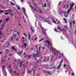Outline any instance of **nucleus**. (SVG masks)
<instances>
[{
	"label": "nucleus",
	"instance_id": "f257e3e1",
	"mask_svg": "<svg viewBox=\"0 0 76 76\" xmlns=\"http://www.w3.org/2000/svg\"><path fill=\"white\" fill-rule=\"evenodd\" d=\"M8 11H9V12H10H10H12V11L10 10H8L6 11H3L1 10H0V14H1V13L4 12H8Z\"/></svg>",
	"mask_w": 76,
	"mask_h": 76
},
{
	"label": "nucleus",
	"instance_id": "f03ea898",
	"mask_svg": "<svg viewBox=\"0 0 76 76\" xmlns=\"http://www.w3.org/2000/svg\"><path fill=\"white\" fill-rule=\"evenodd\" d=\"M45 42H46V43H48V48H49V47H50H50L51 46V43L50 42L48 41V40H46V41H45Z\"/></svg>",
	"mask_w": 76,
	"mask_h": 76
},
{
	"label": "nucleus",
	"instance_id": "7ed1b4c3",
	"mask_svg": "<svg viewBox=\"0 0 76 76\" xmlns=\"http://www.w3.org/2000/svg\"><path fill=\"white\" fill-rule=\"evenodd\" d=\"M33 56L34 57V58H35V59L37 60V58L36 57H38L39 56L38 53H37V54H33Z\"/></svg>",
	"mask_w": 76,
	"mask_h": 76
},
{
	"label": "nucleus",
	"instance_id": "20e7f679",
	"mask_svg": "<svg viewBox=\"0 0 76 76\" xmlns=\"http://www.w3.org/2000/svg\"><path fill=\"white\" fill-rule=\"evenodd\" d=\"M59 14H60V15H64L65 13H66V12H64L60 10L59 11Z\"/></svg>",
	"mask_w": 76,
	"mask_h": 76
},
{
	"label": "nucleus",
	"instance_id": "39448f33",
	"mask_svg": "<svg viewBox=\"0 0 76 76\" xmlns=\"http://www.w3.org/2000/svg\"><path fill=\"white\" fill-rule=\"evenodd\" d=\"M63 59H62V60L61 61L60 64H59L58 67L57 68V69H60V68L61 67V64L62 63H63Z\"/></svg>",
	"mask_w": 76,
	"mask_h": 76
},
{
	"label": "nucleus",
	"instance_id": "423d86ee",
	"mask_svg": "<svg viewBox=\"0 0 76 76\" xmlns=\"http://www.w3.org/2000/svg\"><path fill=\"white\" fill-rule=\"evenodd\" d=\"M44 28H42V31L43 32V33L44 34V35H46V31H44Z\"/></svg>",
	"mask_w": 76,
	"mask_h": 76
},
{
	"label": "nucleus",
	"instance_id": "0eeeda50",
	"mask_svg": "<svg viewBox=\"0 0 76 76\" xmlns=\"http://www.w3.org/2000/svg\"><path fill=\"white\" fill-rule=\"evenodd\" d=\"M71 3L72 4H72H70V9H73V6H74V4H73V2H71Z\"/></svg>",
	"mask_w": 76,
	"mask_h": 76
},
{
	"label": "nucleus",
	"instance_id": "6e6552de",
	"mask_svg": "<svg viewBox=\"0 0 76 76\" xmlns=\"http://www.w3.org/2000/svg\"><path fill=\"white\" fill-rule=\"evenodd\" d=\"M70 3H68L67 4H66V5H65L64 6V8H65V7H66V8H68L69 7V5H70Z\"/></svg>",
	"mask_w": 76,
	"mask_h": 76
},
{
	"label": "nucleus",
	"instance_id": "1a4fd4ad",
	"mask_svg": "<svg viewBox=\"0 0 76 76\" xmlns=\"http://www.w3.org/2000/svg\"><path fill=\"white\" fill-rule=\"evenodd\" d=\"M29 7H31V9H33V10H37V9L36 8L35 9V8H34V7H33L31 5H29Z\"/></svg>",
	"mask_w": 76,
	"mask_h": 76
},
{
	"label": "nucleus",
	"instance_id": "9d476101",
	"mask_svg": "<svg viewBox=\"0 0 76 76\" xmlns=\"http://www.w3.org/2000/svg\"><path fill=\"white\" fill-rule=\"evenodd\" d=\"M47 4L45 3L43 4L42 5V7H46L47 6Z\"/></svg>",
	"mask_w": 76,
	"mask_h": 76
},
{
	"label": "nucleus",
	"instance_id": "9b49d317",
	"mask_svg": "<svg viewBox=\"0 0 76 76\" xmlns=\"http://www.w3.org/2000/svg\"><path fill=\"white\" fill-rule=\"evenodd\" d=\"M23 47H24L25 48H26V46H27V44H26V43H23Z\"/></svg>",
	"mask_w": 76,
	"mask_h": 76
},
{
	"label": "nucleus",
	"instance_id": "f8f14e48",
	"mask_svg": "<svg viewBox=\"0 0 76 76\" xmlns=\"http://www.w3.org/2000/svg\"><path fill=\"white\" fill-rule=\"evenodd\" d=\"M50 48L52 50V51H54H54H55V50H56V49L54 48H53L51 46H50Z\"/></svg>",
	"mask_w": 76,
	"mask_h": 76
},
{
	"label": "nucleus",
	"instance_id": "ddd939ff",
	"mask_svg": "<svg viewBox=\"0 0 76 76\" xmlns=\"http://www.w3.org/2000/svg\"><path fill=\"white\" fill-rule=\"evenodd\" d=\"M35 6L36 7H34L33 8H34V9H36L37 10H35V11H37V9H38V6L35 5V4H34Z\"/></svg>",
	"mask_w": 76,
	"mask_h": 76
},
{
	"label": "nucleus",
	"instance_id": "4468645a",
	"mask_svg": "<svg viewBox=\"0 0 76 76\" xmlns=\"http://www.w3.org/2000/svg\"><path fill=\"white\" fill-rule=\"evenodd\" d=\"M52 21L53 23H56V21L54 20L53 19H52Z\"/></svg>",
	"mask_w": 76,
	"mask_h": 76
},
{
	"label": "nucleus",
	"instance_id": "2eb2a0df",
	"mask_svg": "<svg viewBox=\"0 0 76 76\" xmlns=\"http://www.w3.org/2000/svg\"><path fill=\"white\" fill-rule=\"evenodd\" d=\"M26 56L27 57V58H26V59H28V58H30L31 57V56L30 55H28V56H25V57Z\"/></svg>",
	"mask_w": 76,
	"mask_h": 76
},
{
	"label": "nucleus",
	"instance_id": "dca6fc26",
	"mask_svg": "<svg viewBox=\"0 0 76 76\" xmlns=\"http://www.w3.org/2000/svg\"><path fill=\"white\" fill-rule=\"evenodd\" d=\"M30 37H31V35L29 34V33H28V39L29 40L30 39Z\"/></svg>",
	"mask_w": 76,
	"mask_h": 76
},
{
	"label": "nucleus",
	"instance_id": "f3484780",
	"mask_svg": "<svg viewBox=\"0 0 76 76\" xmlns=\"http://www.w3.org/2000/svg\"><path fill=\"white\" fill-rule=\"evenodd\" d=\"M5 20H6V22H9V18H6Z\"/></svg>",
	"mask_w": 76,
	"mask_h": 76
},
{
	"label": "nucleus",
	"instance_id": "a211bd4d",
	"mask_svg": "<svg viewBox=\"0 0 76 76\" xmlns=\"http://www.w3.org/2000/svg\"><path fill=\"white\" fill-rule=\"evenodd\" d=\"M14 73H15L16 74H17V75H18V76H19V74H18V73H16V72L15 71H14Z\"/></svg>",
	"mask_w": 76,
	"mask_h": 76
},
{
	"label": "nucleus",
	"instance_id": "6ab92c4d",
	"mask_svg": "<svg viewBox=\"0 0 76 76\" xmlns=\"http://www.w3.org/2000/svg\"><path fill=\"white\" fill-rule=\"evenodd\" d=\"M0 36L3 35V32H2V31H0Z\"/></svg>",
	"mask_w": 76,
	"mask_h": 76
},
{
	"label": "nucleus",
	"instance_id": "aec40b11",
	"mask_svg": "<svg viewBox=\"0 0 76 76\" xmlns=\"http://www.w3.org/2000/svg\"><path fill=\"white\" fill-rule=\"evenodd\" d=\"M69 25L70 26L71 28H72V22H70L69 23Z\"/></svg>",
	"mask_w": 76,
	"mask_h": 76
},
{
	"label": "nucleus",
	"instance_id": "412c9836",
	"mask_svg": "<svg viewBox=\"0 0 76 76\" xmlns=\"http://www.w3.org/2000/svg\"><path fill=\"white\" fill-rule=\"evenodd\" d=\"M31 72H32V69L30 71L27 70L28 73H30Z\"/></svg>",
	"mask_w": 76,
	"mask_h": 76
},
{
	"label": "nucleus",
	"instance_id": "4be33fe9",
	"mask_svg": "<svg viewBox=\"0 0 76 76\" xmlns=\"http://www.w3.org/2000/svg\"><path fill=\"white\" fill-rule=\"evenodd\" d=\"M71 9H72L69 8V9L67 11V13H69L70 12V11L71 10Z\"/></svg>",
	"mask_w": 76,
	"mask_h": 76
},
{
	"label": "nucleus",
	"instance_id": "5701e85b",
	"mask_svg": "<svg viewBox=\"0 0 76 76\" xmlns=\"http://www.w3.org/2000/svg\"><path fill=\"white\" fill-rule=\"evenodd\" d=\"M63 20H65V23H67V21H66V19H65L64 18H63Z\"/></svg>",
	"mask_w": 76,
	"mask_h": 76
},
{
	"label": "nucleus",
	"instance_id": "b1692460",
	"mask_svg": "<svg viewBox=\"0 0 76 76\" xmlns=\"http://www.w3.org/2000/svg\"><path fill=\"white\" fill-rule=\"evenodd\" d=\"M64 16L65 18H67L68 16V14H67V15H66V12L65 14H64Z\"/></svg>",
	"mask_w": 76,
	"mask_h": 76
},
{
	"label": "nucleus",
	"instance_id": "393cba45",
	"mask_svg": "<svg viewBox=\"0 0 76 76\" xmlns=\"http://www.w3.org/2000/svg\"><path fill=\"white\" fill-rule=\"evenodd\" d=\"M37 63H39L40 61L41 62V61H41L40 60H38V61L37 60Z\"/></svg>",
	"mask_w": 76,
	"mask_h": 76
},
{
	"label": "nucleus",
	"instance_id": "a878e982",
	"mask_svg": "<svg viewBox=\"0 0 76 76\" xmlns=\"http://www.w3.org/2000/svg\"><path fill=\"white\" fill-rule=\"evenodd\" d=\"M10 3L12 5V6H15V4H14L13 3H12V1H10Z\"/></svg>",
	"mask_w": 76,
	"mask_h": 76
},
{
	"label": "nucleus",
	"instance_id": "bb28decb",
	"mask_svg": "<svg viewBox=\"0 0 76 76\" xmlns=\"http://www.w3.org/2000/svg\"><path fill=\"white\" fill-rule=\"evenodd\" d=\"M31 31H32V32H34V29L32 28V27H31Z\"/></svg>",
	"mask_w": 76,
	"mask_h": 76
},
{
	"label": "nucleus",
	"instance_id": "cd10ccee",
	"mask_svg": "<svg viewBox=\"0 0 76 76\" xmlns=\"http://www.w3.org/2000/svg\"><path fill=\"white\" fill-rule=\"evenodd\" d=\"M23 50H22L20 52H19V53H18V55H19V56H20V53H22V52H23Z\"/></svg>",
	"mask_w": 76,
	"mask_h": 76
},
{
	"label": "nucleus",
	"instance_id": "c85d7f7f",
	"mask_svg": "<svg viewBox=\"0 0 76 76\" xmlns=\"http://www.w3.org/2000/svg\"><path fill=\"white\" fill-rule=\"evenodd\" d=\"M53 69H56V67H50V68H48V69H53Z\"/></svg>",
	"mask_w": 76,
	"mask_h": 76
},
{
	"label": "nucleus",
	"instance_id": "c756f323",
	"mask_svg": "<svg viewBox=\"0 0 76 76\" xmlns=\"http://www.w3.org/2000/svg\"><path fill=\"white\" fill-rule=\"evenodd\" d=\"M9 14V13L8 12H5L4 13V15H8Z\"/></svg>",
	"mask_w": 76,
	"mask_h": 76
},
{
	"label": "nucleus",
	"instance_id": "7c9ffc66",
	"mask_svg": "<svg viewBox=\"0 0 76 76\" xmlns=\"http://www.w3.org/2000/svg\"><path fill=\"white\" fill-rule=\"evenodd\" d=\"M23 11H24V14H25V15H26V12H25V11H26L25 9H24Z\"/></svg>",
	"mask_w": 76,
	"mask_h": 76
},
{
	"label": "nucleus",
	"instance_id": "2f4dec72",
	"mask_svg": "<svg viewBox=\"0 0 76 76\" xmlns=\"http://www.w3.org/2000/svg\"><path fill=\"white\" fill-rule=\"evenodd\" d=\"M42 40H44V38H42V39H41L40 40H39V42H41V41H42Z\"/></svg>",
	"mask_w": 76,
	"mask_h": 76
},
{
	"label": "nucleus",
	"instance_id": "473e14b6",
	"mask_svg": "<svg viewBox=\"0 0 76 76\" xmlns=\"http://www.w3.org/2000/svg\"><path fill=\"white\" fill-rule=\"evenodd\" d=\"M11 48H12L13 50H15V48H14V47L13 46H12L11 47Z\"/></svg>",
	"mask_w": 76,
	"mask_h": 76
},
{
	"label": "nucleus",
	"instance_id": "72a5a7b5",
	"mask_svg": "<svg viewBox=\"0 0 76 76\" xmlns=\"http://www.w3.org/2000/svg\"><path fill=\"white\" fill-rule=\"evenodd\" d=\"M34 74H35V70H33V76H34Z\"/></svg>",
	"mask_w": 76,
	"mask_h": 76
},
{
	"label": "nucleus",
	"instance_id": "f704fd0d",
	"mask_svg": "<svg viewBox=\"0 0 76 76\" xmlns=\"http://www.w3.org/2000/svg\"><path fill=\"white\" fill-rule=\"evenodd\" d=\"M14 38H16V34H14Z\"/></svg>",
	"mask_w": 76,
	"mask_h": 76
},
{
	"label": "nucleus",
	"instance_id": "c9c22d12",
	"mask_svg": "<svg viewBox=\"0 0 76 76\" xmlns=\"http://www.w3.org/2000/svg\"><path fill=\"white\" fill-rule=\"evenodd\" d=\"M37 18H38V19H40V18L42 19V18L41 16H39V17H37Z\"/></svg>",
	"mask_w": 76,
	"mask_h": 76
},
{
	"label": "nucleus",
	"instance_id": "e433bc0d",
	"mask_svg": "<svg viewBox=\"0 0 76 76\" xmlns=\"http://www.w3.org/2000/svg\"><path fill=\"white\" fill-rule=\"evenodd\" d=\"M48 75H51V73L50 72H48L47 73Z\"/></svg>",
	"mask_w": 76,
	"mask_h": 76
},
{
	"label": "nucleus",
	"instance_id": "4c0bfd02",
	"mask_svg": "<svg viewBox=\"0 0 76 76\" xmlns=\"http://www.w3.org/2000/svg\"><path fill=\"white\" fill-rule=\"evenodd\" d=\"M23 34L26 37H27V35H26V34L25 33H23Z\"/></svg>",
	"mask_w": 76,
	"mask_h": 76
},
{
	"label": "nucleus",
	"instance_id": "58836bf2",
	"mask_svg": "<svg viewBox=\"0 0 76 76\" xmlns=\"http://www.w3.org/2000/svg\"><path fill=\"white\" fill-rule=\"evenodd\" d=\"M5 25V23H3L2 25V26L3 27H4V26Z\"/></svg>",
	"mask_w": 76,
	"mask_h": 76
},
{
	"label": "nucleus",
	"instance_id": "ea45409f",
	"mask_svg": "<svg viewBox=\"0 0 76 76\" xmlns=\"http://www.w3.org/2000/svg\"><path fill=\"white\" fill-rule=\"evenodd\" d=\"M17 7L18 10H20V7L19 6H18Z\"/></svg>",
	"mask_w": 76,
	"mask_h": 76
},
{
	"label": "nucleus",
	"instance_id": "a19ab883",
	"mask_svg": "<svg viewBox=\"0 0 76 76\" xmlns=\"http://www.w3.org/2000/svg\"><path fill=\"white\" fill-rule=\"evenodd\" d=\"M44 66L45 67H48V65H44Z\"/></svg>",
	"mask_w": 76,
	"mask_h": 76
},
{
	"label": "nucleus",
	"instance_id": "79ce46f5",
	"mask_svg": "<svg viewBox=\"0 0 76 76\" xmlns=\"http://www.w3.org/2000/svg\"><path fill=\"white\" fill-rule=\"evenodd\" d=\"M39 12L40 13H42V11H41V10H39Z\"/></svg>",
	"mask_w": 76,
	"mask_h": 76
},
{
	"label": "nucleus",
	"instance_id": "37998d69",
	"mask_svg": "<svg viewBox=\"0 0 76 76\" xmlns=\"http://www.w3.org/2000/svg\"><path fill=\"white\" fill-rule=\"evenodd\" d=\"M44 72H45V73H47L48 72H47V71L46 70H45L44 71Z\"/></svg>",
	"mask_w": 76,
	"mask_h": 76
},
{
	"label": "nucleus",
	"instance_id": "c03bdc74",
	"mask_svg": "<svg viewBox=\"0 0 76 76\" xmlns=\"http://www.w3.org/2000/svg\"><path fill=\"white\" fill-rule=\"evenodd\" d=\"M11 40L12 41V40L13 39V37L12 36L11 37Z\"/></svg>",
	"mask_w": 76,
	"mask_h": 76
},
{
	"label": "nucleus",
	"instance_id": "a18cd8bd",
	"mask_svg": "<svg viewBox=\"0 0 76 76\" xmlns=\"http://www.w3.org/2000/svg\"><path fill=\"white\" fill-rule=\"evenodd\" d=\"M58 29H59V30H60V31H61V29H60V27H58Z\"/></svg>",
	"mask_w": 76,
	"mask_h": 76
},
{
	"label": "nucleus",
	"instance_id": "49530a36",
	"mask_svg": "<svg viewBox=\"0 0 76 76\" xmlns=\"http://www.w3.org/2000/svg\"><path fill=\"white\" fill-rule=\"evenodd\" d=\"M7 44H8V45H9L10 44L9 43V41H8L7 42Z\"/></svg>",
	"mask_w": 76,
	"mask_h": 76
},
{
	"label": "nucleus",
	"instance_id": "de8ad7c7",
	"mask_svg": "<svg viewBox=\"0 0 76 76\" xmlns=\"http://www.w3.org/2000/svg\"><path fill=\"white\" fill-rule=\"evenodd\" d=\"M72 23H74V24H75V20H73Z\"/></svg>",
	"mask_w": 76,
	"mask_h": 76
},
{
	"label": "nucleus",
	"instance_id": "09e8293b",
	"mask_svg": "<svg viewBox=\"0 0 76 76\" xmlns=\"http://www.w3.org/2000/svg\"><path fill=\"white\" fill-rule=\"evenodd\" d=\"M35 68H37L38 67V65H36L34 66Z\"/></svg>",
	"mask_w": 76,
	"mask_h": 76
},
{
	"label": "nucleus",
	"instance_id": "8fccbe9b",
	"mask_svg": "<svg viewBox=\"0 0 76 76\" xmlns=\"http://www.w3.org/2000/svg\"><path fill=\"white\" fill-rule=\"evenodd\" d=\"M22 63H23V61H21V62H20V64L22 65Z\"/></svg>",
	"mask_w": 76,
	"mask_h": 76
},
{
	"label": "nucleus",
	"instance_id": "3c124183",
	"mask_svg": "<svg viewBox=\"0 0 76 76\" xmlns=\"http://www.w3.org/2000/svg\"><path fill=\"white\" fill-rule=\"evenodd\" d=\"M40 49H41V48H40V46H39V51H40Z\"/></svg>",
	"mask_w": 76,
	"mask_h": 76
},
{
	"label": "nucleus",
	"instance_id": "603ef678",
	"mask_svg": "<svg viewBox=\"0 0 76 76\" xmlns=\"http://www.w3.org/2000/svg\"><path fill=\"white\" fill-rule=\"evenodd\" d=\"M71 75H72V76H73V75H74V73L72 72V73Z\"/></svg>",
	"mask_w": 76,
	"mask_h": 76
},
{
	"label": "nucleus",
	"instance_id": "864d4df0",
	"mask_svg": "<svg viewBox=\"0 0 76 76\" xmlns=\"http://www.w3.org/2000/svg\"><path fill=\"white\" fill-rule=\"evenodd\" d=\"M37 39V37H36V38H35L34 39V40L35 41V40H36Z\"/></svg>",
	"mask_w": 76,
	"mask_h": 76
},
{
	"label": "nucleus",
	"instance_id": "5fc2aeb1",
	"mask_svg": "<svg viewBox=\"0 0 76 76\" xmlns=\"http://www.w3.org/2000/svg\"><path fill=\"white\" fill-rule=\"evenodd\" d=\"M2 22V20H0V24Z\"/></svg>",
	"mask_w": 76,
	"mask_h": 76
},
{
	"label": "nucleus",
	"instance_id": "6e6d98bb",
	"mask_svg": "<svg viewBox=\"0 0 76 76\" xmlns=\"http://www.w3.org/2000/svg\"><path fill=\"white\" fill-rule=\"evenodd\" d=\"M55 31H56V32H57V29H55Z\"/></svg>",
	"mask_w": 76,
	"mask_h": 76
},
{
	"label": "nucleus",
	"instance_id": "4d7b16f0",
	"mask_svg": "<svg viewBox=\"0 0 76 76\" xmlns=\"http://www.w3.org/2000/svg\"><path fill=\"white\" fill-rule=\"evenodd\" d=\"M22 39H25V38L24 37H23L22 38Z\"/></svg>",
	"mask_w": 76,
	"mask_h": 76
},
{
	"label": "nucleus",
	"instance_id": "13d9d810",
	"mask_svg": "<svg viewBox=\"0 0 76 76\" xmlns=\"http://www.w3.org/2000/svg\"><path fill=\"white\" fill-rule=\"evenodd\" d=\"M2 3H3V4H4L5 3H4V1H2Z\"/></svg>",
	"mask_w": 76,
	"mask_h": 76
},
{
	"label": "nucleus",
	"instance_id": "bf43d9fd",
	"mask_svg": "<svg viewBox=\"0 0 76 76\" xmlns=\"http://www.w3.org/2000/svg\"><path fill=\"white\" fill-rule=\"evenodd\" d=\"M3 69H4V66L3 65Z\"/></svg>",
	"mask_w": 76,
	"mask_h": 76
},
{
	"label": "nucleus",
	"instance_id": "052dcab7",
	"mask_svg": "<svg viewBox=\"0 0 76 76\" xmlns=\"http://www.w3.org/2000/svg\"><path fill=\"white\" fill-rule=\"evenodd\" d=\"M42 49H43V50H44L45 49V48H44V47H42Z\"/></svg>",
	"mask_w": 76,
	"mask_h": 76
},
{
	"label": "nucleus",
	"instance_id": "680f3d73",
	"mask_svg": "<svg viewBox=\"0 0 76 76\" xmlns=\"http://www.w3.org/2000/svg\"><path fill=\"white\" fill-rule=\"evenodd\" d=\"M62 2H60L59 3V4H61Z\"/></svg>",
	"mask_w": 76,
	"mask_h": 76
},
{
	"label": "nucleus",
	"instance_id": "e2e57ef3",
	"mask_svg": "<svg viewBox=\"0 0 76 76\" xmlns=\"http://www.w3.org/2000/svg\"><path fill=\"white\" fill-rule=\"evenodd\" d=\"M22 66H23V67H24V68H25V65H24V64H23V65H22Z\"/></svg>",
	"mask_w": 76,
	"mask_h": 76
},
{
	"label": "nucleus",
	"instance_id": "0e129e2a",
	"mask_svg": "<svg viewBox=\"0 0 76 76\" xmlns=\"http://www.w3.org/2000/svg\"><path fill=\"white\" fill-rule=\"evenodd\" d=\"M56 53L55 52H54V56H56Z\"/></svg>",
	"mask_w": 76,
	"mask_h": 76
},
{
	"label": "nucleus",
	"instance_id": "69168bd1",
	"mask_svg": "<svg viewBox=\"0 0 76 76\" xmlns=\"http://www.w3.org/2000/svg\"><path fill=\"white\" fill-rule=\"evenodd\" d=\"M45 20V21L46 22H49V21H46V20Z\"/></svg>",
	"mask_w": 76,
	"mask_h": 76
},
{
	"label": "nucleus",
	"instance_id": "338daca9",
	"mask_svg": "<svg viewBox=\"0 0 76 76\" xmlns=\"http://www.w3.org/2000/svg\"><path fill=\"white\" fill-rule=\"evenodd\" d=\"M12 54L11 53L10 54V56H12Z\"/></svg>",
	"mask_w": 76,
	"mask_h": 76
},
{
	"label": "nucleus",
	"instance_id": "774afa93",
	"mask_svg": "<svg viewBox=\"0 0 76 76\" xmlns=\"http://www.w3.org/2000/svg\"><path fill=\"white\" fill-rule=\"evenodd\" d=\"M9 67L10 68L11 67V65H10V66H9Z\"/></svg>",
	"mask_w": 76,
	"mask_h": 76
}]
</instances>
